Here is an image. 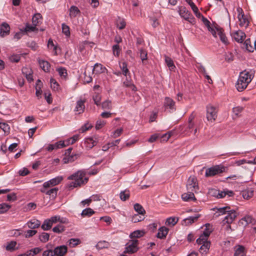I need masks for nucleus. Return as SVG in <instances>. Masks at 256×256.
<instances>
[{
  "mask_svg": "<svg viewBox=\"0 0 256 256\" xmlns=\"http://www.w3.org/2000/svg\"><path fill=\"white\" fill-rule=\"evenodd\" d=\"M68 179L72 180L67 184V186L70 190H72L74 188L80 186L82 185L86 184L88 180V178L86 176V172L84 170L78 171L68 176Z\"/></svg>",
  "mask_w": 256,
  "mask_h": 256,
  "instance_id": "nucleus-1",
  "label": "nucleus"
},
{
  "mask_svg": "<svg viewBox=\"0 0 256 256\" xmlns=\"http://www.w3.org/2000/svg\"><path fill=\"white\" fill-rule=\"evenodd\" d=\"M253 78L254 72L252 70L250 72L244 70L241 72L236 86L238 90L242 92L244 90Z\"/></svg>",
  "mask_w": 256,
  "mask_h": 256,
  "instance_id": "nucleus-2",
  "label": "nucleus"
},
{
  "mask_svg": "<svg viewBox=\"0 0 256 256\" xmlns=\"http://www.w3.org/2000/svg\"><path fill=\"white\" fill-rule=\"evenodd\" d=\"M178 12L182 18H184L190 24H194L195 18L186 7L183 6H179Z\"/></svg>",
  "mask_w": 256,
  "mask_h": 256,
  "instance_id": "nucleus-3",
  "label": "nucleus"
},
{
  "mask_svg": "<svg viewBox=\"0 0 256 256\" xmlns=\"http://www.w3.org/2000/svg\"><path fill=\"white\" fill-rule=\"evenodd\" d=\"M218 110L212 105L209 104L206 106V118L208 121L214 122L217 118Z\"/></svg>",
  "mask_w": 256,
  "mask_h": 256,
  "instance_id": "nucleus-4",
  "label": "nucleus"
},
{
  "mask_svg": "<svg viewBox=\"0 0 256 256\" xmlns=\"http://www.w3.org/2000/svg\"><path fill=\"white\" fill-rule=\"evenodd\" d=\"M224 168L220 166H216L206 169L205 176L206 177H211L222 172Z\"/></svg>",
  "mask_w": 256,
  "mask_h": 256,
  "instance_id": "nucleus-5",
  "label": "nucleus"
},
{
  "mask_svg": "<svg viewBox=\"0 0 256 256\" xmlns=\"http://www.w3.org/2000/svg\"><path fill=\"white\" fill-rule=\"evenodd\" d=\"M138 240L134 239L130 240L126 244L124 253V254H132L136 252L138 250Z\"/></svg>",
  "mask_w": 256,
  "mask_h": 256,
  "instance_id": "nucleus-6",
  "label": "nucleus"
},
{
  "mask_svg": "<svg viewBox=\"0 0 256 256\" xmlns=\"http://www.w3.org/2000/svg\"><path fill=\"white\" fill-rule=\"evenodd\" d=\"M163 104L165 109L168 110L170 112H173L176 110V102L170 97L164 98Z\"/></svg>",
  "mask_w": 256,
  "mask_h": 256,
  "instance_id": "nucleus-7",
  "label": "nucleus"
},
{
  "mask_svg": "<svg viewBox=\"0 0 256 256\" xmlns=\"http://www.w3.org/2000/svg\"><path fill=\"white\" fill-rule=\"evenodd\" d=\"M188 191L196 192L198 189L197 180L194 176H190L186 184Z\"/></svg>",
  "mask_w": 256,
  "mask_h": 256,
  "instance_id": "nucleus-8",
  "label": "nucleus"
},
{
  "mask_svg": "<svg viewBox=\"0 0 256 256\" xmlns=\"http://www.w3.org/2000/svg\"><path fill=\"white\" fill-rule=\"evenodd\" d=\"M237 10L238 12V18L240 22L239 24L240 26L245 28H247L248 26L249 21L246 16H244L242 8H237Z\"/></svg>",
  "mask_w": 256,
  "mask_h": 256,
  "instance_id": "nucleus-9",
  "label": "nucleus"
},
{
  "mask_svg": "<svg viewBox=\"0 0 256 256\" xmlns=\"http://www.w3.org/2000/svg\"><path fill=\"white\" fill-rule=\"evenodd\" d=\"M212 196H216L218 198H224L226 195H228V196H233L234 192L232 190H224L223 191H220L215 189H212L210 192Z\"/></svg>",
  "mask_w": 256,
  "mask_h": 256,
  "instance_id": "nucleus-10",
  "label": "nucleus"
},
{
  "mask_svg": "<svg viewBox=\"0 0 256 256\" xmlns=\"http://www.w3.org/2000/svg\"><path fill=\"white\" fill-rule=\"evenodd\" d=\"M98 140L99 138L96 136L87 138L84 140V144L88 149H90L97 144Z\"/></svg>",
  "mask_w": 256,
  "mask_h": 256,
  "instance_id": "nucleus-11",
  "label": "nucleus"
},
{
  "mask_svg": "<svg viewBox=\"0 0 256 256\" xmlns=\"http://www.w3.org/2000/svg\"><path fill=\"white\" fill-rule=\"evenodd\" d=\"M237 216L236 212L234 210H229L223 220L224 223L231 224Z\"/></svg>",
  "mask_w": 256,
  "mask_h": 256,
  "instance_id": "nucleus-12",
  "label": "nucleus"
},
{
  "mask_svg": "<svg viewBox=\"0 0 256 256\" xmlns=\"http://www.w3.org/2000/svg\"><path fill=\"white\" fill-rule=\"evenodd\" d=\"M234 256H246L247 250L242 245L238 244L234 247Z\"/></svg>",
  "mask_w": 256,
  "mask_h": 256,
  "instance_id": "nucleus-13",
  "label": "nucleus"
},
{
  "mask_svg": "<svg viewBox=\"0 0 256 256\" xmlns=\"http://www.w3.org/2000/svg\"><path fill=\"white\" fill-rule=\"evenodd\" d=\"M50 187H44V186L42 187L40 189V192L42 193H44L47 195H49L50 196L54 198L57 194L58 191V188H50V190H48V188H50Z\"/></svg>",
  "mask_w": 256,
  "mask_h": 256,
  "instance_id": "nucleus-14",
  "label": "nucleus"
},
{
  "mask_svg": "<svg viewBox=\"0 0 256 256\" xmlns=\"http://www.w3.org/2000/svg\"><path fill=\"white\" fill-rule=\"evenodd\" d=\"M62 179L63 178L62 176H57L44 182V187H51L56 186L60 184Z\"/></svg>",
  "mask_w": 256,
  "mask_h": 256,
  "instance_id": "nucleus-15",
  "label": "nucleus"
},
{
  "mask_svg": "<svg viewBox=\"0 0 256 256\" xmlns=\"http://www.w3.org/2000/svg\"><path fill=\"white\" fill-rule=\"evenodd\" d=\"M68 248L66 246H57L54 250V253L56 256H63L67 252Z\"/></svg>",
  "mask_w": 256,
  "mask_h": 256,
  "instance_id": "nucleus-16",
  "label": "nucleus"
},
{
  "mask_svg": "<svg viewBox=\"0 0 256 256\" xmlns=\"http://www.w3.org/2000/svg\"><path fill=\"white\" fill-rule=\"evenodd\" d=\"M85 100L80 99L76 102V104L74 110L78 114H80L84 112L85 108L84 102Z\"/></svg>",
  "mask_w": 256,
  "mask_h": 256,
  "instance_id": "nucleus-17",
  "label": "nucleus"
},
{
  "mask_svg": "<svg viewBox=\"0 0 256 256\" xmlns=\"http://www.w3.org/2000/svg\"><path fill=\"white\" fill-rule=\"evenodd\" d=\"M232 38L238 42H242L246 37L245 34L242 30L234 32L232 35Z\"/></svg>",
  "mask_w": 256,
  "mask_h": 256,
  "instance_id": "nucleus-18",
  "label": "nucleus"
},
{
  "mask_svg": "<svg viewBox=\"0 0 256 256\" xmlns=\"http://www.w3.org/2000/svg\"><path fill=\"white\" fill-rule=\"evenodd\" d=\"M49 220L52 222V225L58 222L61 224H67L68 222V220L65 218L60 217V216H55L51 217Z\"/></svg>",
  "mask_w": 256,
  "mask_h": 256,
  "instance_id": "nucleus-19",
  "label": "nucleus"
},
{
  "mask_svg": "<svg viewBox=\"0 0 256 256\" xmlns=\"http://www.w3.org/2000/svg\"><path fill=\"white\" fill-rule=\"evenodd\" d=\"M10 27L9 25L4 22L2 24L0 28V36L2 37H4L8 35L10 33Z\"/></svg>",
  "mask_w": 256,
  "mask_h": 256,
  "instance_id": "nucleus-20",
  "label": "nucleus"
},
{
  "mask_svg": "<svg viewBox=\"0 0 256 256\" xmlns=\"http://www.w3.org/2000/svg\"><path fill=\"white\" fill-rule=\"evenodd\" d=\"M194 192L189 191L187 193H184L182 195V199L186 202L195 201L196 198L194 196Z\"/></svg>",
  "mask_w": 256,
  "mask_h": 256,
  "instance_id": "nucleus-21",
  "label": "nucleus"
},
{
  "mask_svg": "<svg viewBox=\"0 0 256 256\" xmlns=\"http://www.w3.org/2000/svg\"><path fill=\"white\" fill-rule=\"evenodd\" d=\"M40 222L36 219H32L26 223L27 226L30 229L36 228L40 226Z\"/></svg>",
  "mask_w": 256,
  "mask_h": 256,
  "instance_id": "nucleus-22",
  "label": "nucleus"
},
{
  "mask_svg": "<svg viewBox=\"0 0 256 256\" xmlns=\"http://www.w3.org/2000/svg\"><path fill=\"white\" fill-rule=\"evenodd\" d=\"M22 72L28 82H30L33 80L32 71L31 69L27 68H22Z\"/></svg>",
  "mask_w": 256,
  "mask_h": 256,
  "instance_id": "nucleus-23",
  "label": "nucleus"
},
{
  "mask_svg": "<svg viewBox=\"0 0 256 256\" xmlns=\"http://www.w3.org/2000/svg\"><path fill=\"white\" fill-rule=\"evenodd\" d=\"M168 232V229L164 226H162L158 229L157 236L162 239L166 237Z\"/></svg>",
  "mask_w": 256,
  "mask_h": 256,
  "instance_id": "nucleus-24",
  "label": "nucleus"
},
{
  "mask_svg": "<svg viewBox=\"0 0 256 256\" xmlns=\"http://www.w3.org/2000/svg\"><path fill=\"white\" fill-rule=\"evenodd\" d=\"M38 64L40 68L45 72H48L50 70V63L44 60H38Z\"/></svg>",
  "mask_w": 256,
  "mask_h": 256,
  "instance_id": "nucleus-25",
  "label": "nucleus"
},
{
  "mask_svg": "<svg viewBox=\"0 0 256 256\" xmlns=\"http://www.w3.org/2000/svg\"><path fill=\"white\" fill-rule=\"evenodd\" d=\"M106 70V68L104 67L102 64L96 63L94 64L92 71L94 73L97 74L104 72Z\"/></svg>",
  "mask_w": 256,
  "mask_h": 256,
  "instance_id": "nucleus-26",
  "label": "nucleus"
},
{
  "mask_svg": "<svg viewBox=\"0 0 256 256\" xmlns=\"http://www.w3.org/2000/svg\"><path fill=\"white\" fill-rule=\"evenodd\" d=\"M200 214H197L195 216H190L188 218H185L184 220V222L185 223L186 226L191 224L194 223L200 217Z\"/></svg>",
  "mask_w": 256,
  "mask_h": 256,
  "instance_id": "nucleus-27",
  "label": "nucleus"
},
{
  "mask_svg": "<svg viewBox=\"0 0 256 256\" xmlns=\"http://www.w3.org/2000/svg\"><path fill=\"white\" fill-rule=\"evenodd\" d=\"M80 14V10L78 7L72 6L70 9V18L76 17L78 14Z\"/></svg>",
  "mask_w": 256,
  "mask_h": 256,
  "instance_id": "nucleus-28",
  "label": "nucleus"
},
{
  "mask_svg": "<svg viewBox=\"0 0 256 256\" xmlns=\"http://www.w3.org/2000/svg\"><path fill=\"white\" fill-rule=\"evenodd\" d=\"M202 246L200 248V252L202 254H206L208 252L210 246V242H206L201 244Z\"/></svg>",
  "mask_w": 256,
  "mask_h": 256,
  "instance_id": "nucleus-29",
  "label": "nucleus"
},
{
  "mask_svg": "<svg viewBox=\"0 0 256 256\" xmlns=\"http://www.w3.org/2000/svg\"><path fill=\"white\" fill-rule=\"evenodd\" d=\"M42 20V16L40 14L37 13L35 14L32 18V22L33 25L36 26L38 25L41 23Z\"/></svg>",
  "mask_w": 256,
  "mask_h": 256,
  "instance_id": "nucleus-30",
  "label": "nucleus"
},
{
  "mask_svg": "<svg viewBox=\"0 0 256 256\" xmlns=\"http://www.w3.org/2000/svg\"><path fill=\"white\" fill-rule=\"evenodd\" d=\"M253 42H252L248 38L244 42V45L246 50L250 52H253L255 50L254 46H252Z\"/></svg>",
  "mask_w": 256,
  "mask_h": 256,
  "instance_id": "nucleus-31",
  "label": "nucleus"
},
{
  "mask_svg": "<svg viewBox=\"0 0 256 256\" xmlns=\"http://www.w3.org/2000/svg\"><path fill=\"white\" fill-rule=\"evenodd\" d=\"M140 57L142 61L144 64H146V61L148 59V53L147 52L142 48H140Z\"/></svg>",
  "mask_w": 256,
  "mask_h": 256,
  "instance_id": "nucleus-32",
  "label": "nucleus"
},
{
  "mask_svg": "<svg viewBox=\"0 0 256 256\" xmlns=\"http://www.w3.org/2000/svg\"><path fill=\"white\" fill-rule=\"evenodd\" d=\"M78 156V154H72L71 156L66 155V156L63 158L62 161L64 164L72 162L75 159L77 158Z\"/></svg>",
  "mask_w": 256,
  "mask_h": 256,
  "instance_id": "nucleus-33",
  "label": "nucleus"
},
{
  "mask_svg": "<svg viewBox=\"0 0 256 256\" xmlns=\"http://www.w3.org/2000/svg\"><path fill=\"white\" fill-rule=\"evenodd\" d=\"M144 234L143 230H136L131 233L130 236L132 238H136L142 236Z\"/></svg>",
  "mask_w": 256,
  "mask_h": 256,
  "instance_id": "nucleus-34",
  "label": "nucleus"
},
{
  "mask_svg": "<svg viewBox=\"0 0 256 256\" xmlns=\"http://www.w3.org/2000/svg\"><path fill=\"white\" fill-rule=\"evenodd\" d=\"M202 21L204 22V24L206 26L209 31H210L212 35H215L216 32L214 30V28H212L210 26V21L204 16H202Z\"/></svg>",
  "mask_w": 256,
  "mask_h": 256,
  "instance_id": "nucleus-35",
  "label": "nucleus"
},
{
  "mask_svg": "<svg viewBox=\"0 0 256 256\" xmlns=\"http://www.w3.org/2000/svg\"><path fill=\"white\" fill-rule=\"evenodd\" d=\"M178 218L176 217H170L166 219V224L170 226H174L178 222Z\"/></svg>",
  "mask_w": 256,
  "mask_h": 256,
  "instance_id": "nucleus-36",
  "label": "nucleus"
},
{
  "mask_svg": "<svg viewBox=\"0 0 256 256\" xmlns=\"http://www.w3.org/2000/svg\"><path fill=\"white\" fill-rule=\"evenodd\" d=\"M165 62L168 66L170 70H172L175 68V66L174 64L173 60L172 59L168 56H165Z\"/></svg>",
  "mask_w": 256,
  "mask_h": 256,
  "instance_id": "nucleus-37",
  "label": "nucleus"
},
{
  "mask_svg": "<svg viewBox=\"0 0 256 256\" xmlns=\"http://www.w3.org/2000/svg\"><path fill=\"white\" fill-rule=\"evenodd\" d=\"M52 224L49 219L46 220L41 226L42 228L44 230H48L51 228Z\"/></svg>",
  "mask_w": 256,
  "mask_h": 256,
  "instance_id": "nucleus-38",
  "label": "nucleus"
},
{
  "mask_svg": "<svg viewBox=\"0 0 256 256\" xmlns=\"http://www.w3.org/2000/svg\"><path fill=\"white\" fill-rule=\"evenodd\" d=\"M94 211L93 210H92L90 208H86L82 211L81 215L83 217H86V216L89 217V216H92L93 214H94Z\"/></svg>",
  "mask_w": 256,
  "mask_h": 256,
  "instance_id": "nucleus-39",
  "label": "nucleus"
},
{
  "mask_svg": "<svg viewBox=\"0 0 256 256\" xmlns=\"http://www.w3.org/2000/svg\"><path fill=\"white\" fill-rule=\"evenodd\" d=\"M130 192L129 190H124L120 192V196L122 200L126 201L129 198Z\"/></svg>",
  "mask_w": 256,
  "mask_h": 256,
  "instance_id": "nucleus-40",
  "label": "nucleus"
},
{
  "mask_svg": "<svg viewBox=\"0 0 256 256\" xmlns=\"http://www.w3.org/2000/svg\"><path fill=\"white\" fill-rule=\"evenodd\" d=\"M242 196L244 199L248 200L254 196V191L251 190H244L242 192Z\"/></svg>",
  "mask_w": 256,
  "mask_h": 256,
  "instance_id": "nucleus-41",
  "label": "nucleus"
},
{
  "mask_svg": "<svg viewBox=\"0 0 256 256\" xmlns=\"http://www.w3.org/2000/svg\"><path fill=\"white\" fill-rule=\"evenodd\" d=\"M68 243L70 248H74L80 243V240L78 238H70Z\"/></svg>",
  "mask_w": 256,
  "mask_h": 256,
  "instance_id": "nucleus-42",
  "label": "nucleus"
},
{
  "mask_svg": "<svg viewBox=\"0 0 256 256\" xmlns=\"http://www.w3.org/2000/svg\"><path fill=\"white\" fill-rule=\"evenodd\" d=\"M134 209L140 214L144 215L146 213L143 207L139 204H136L134 205Z\"/></svg>",
  "mask_w": 256,
  "mask_h": 256,
  "instance_id": "nucleus-43",
  "label": "nucleus"
},
{
  "mask_svg": "<svg viewBox=\"0 0 256 256\" xmlns=\"http://www.w3.org/2000/svg\"><path fill=\"white\" fill-rule=\"evenodd\" d=\"M230 209V206L220 208H217L216 212L218 214V216L226 214L227 212L229 211Z\"/></svg>",
  "mask_w": 256,
  "mask_h": 256,
  "instance_id": "nucleus-44",
  "label": "nucleus"
},
{
  "mask_svg": "<svg viewBox=\"0 0 256 256\" xmlns=\"http://www.w3.org/2000/svg\"><path fill=\"white\" fill-rule=\"evenodd\" d=\"M50 234L48 233L43 232L39 236V240L42 242H46L49 240Z\"/></svg>",
  "mask_w": 256,
  "mask_h": 256,
  "instance_id": "nucleus-45",
  "label": "nucleus"
},
{
  "mask_svg": "<svg viewBox=\"0 0 256 256\" xmlns=\"http://www.w3.org/2000/svg\"><path fill=\"white\" fill-rule=\"evenodd\" d=\"M16 244V241H11L8 242L7 245L6 246V249L8 251H13L15 250V247Z\"/></svg>",
  "mask_w": 256,
  "mask_h": 256,
  "instance_id": "nucleus-46",
  "label": "nucleus"
},
{
  "mask_svg": "<svg viewBox=\"0 0 256 256\" xmlns=\"http://www.w3.org/2000/svg\"><path fill=\"white\" fill-rule=\"evenodd\" d=\"M10 208L11 206L10 204L6 203L0 204V214L6 212Z\"/></svg>",
  "mask_w": 256,
  "mask_h": 256,
  "instance_id": "nucleus-47",
  "label": "nucleus"
},
{
  "mask_svg": "<svg viewBox=\"0 0 256 256\" xmlns=\"http://www.w3.org/2000/svg\"><path fill=\"white\" fill-rule=\"evenodd\" d=\"M120 69L122 70L123 74L124 76H126L128 73V70L127 68V64L125 62H122L120 64Z\"/></svg>",
  "mask_w": 256,
  "mask_h": 256,
  "instance_id": "nucleus-48",
  "label": "nucleus"
},
{
  "mask_svg": "<svg viewBox=\"0 0 256 256\" xmlns=\"http://www.w3.org/2000/svg\"><path fill=\"white\" fill-rule=\"evenodd\" d=\"M65 230V228L64 226L62 224H58L56 226H54L52 228V231L56 233H61L64 232Z\"/></svg>",
  "mask_w": 256,
  "mask_h": 256,
  "instance_id": "nucleus-49",
  "label": "nucleus"
},
{
  "mask_svg": "<svg viewBox=\"0 0 256 256\" xmlns=\"http://www.w3.org/2000/svg\"><path fill=\"white\" fill-rule=\"evenodd\" d=\"M208 238H207L204 234H202L200 236L199 238L196 240V242L198 244H201L202 243H204L206 242H210V241L208 240Z\"/></svg>",
  "mask_w": 256,
  "mask_h": 256,
  "instance_id": "nucleus-50",
  "label": "nucleus"
},
{
  "mask_svg": "<svg viewBox=\"0 0 256 256\" xmlns=\"http://www.w3.org/2000/svg\"><path fill=\"white\" fill-rule=\"evenodd\" d=\"M109 244L106 241H100L96 245V248L98 249H102L108 248Z\"/></svg>",
  "mask_w": 256,
  "mask_h": 256,
  "instance_id": "nucleus-51",
  "label": "nucleus"
},
{
  "mask_svg": "<svg viewBox=\"0 0 256 256\" xmlns=\"http://www.w3.org/2000/svg\"><path fill=\"white\" fill-rule=\"evenodd\" d=\"M57 71L60 76L63 78H66L67 76L66 70L64 68H59L57 69Z\"/></svg>",
  "mask_w": 256,
  "mask_h": 256,
  "instance_id": "nucleus-52",
  "label": "nucleus"
},
{
  "mask_svg": "<svg viewBox=\"0 0 256 256\" xmlns=\"http://www.w3.org/2000/svg\"><path fill=\"white\" fill-rule=\"evenodd\" d=\"M62 32L67 36H70V31L69 26L65 24H62Z\"/></svg>",
  "mask_w": 256,
  "mask_h": 256,
  "instance_id": "nucleus-53",
  "label": "nucleus"
},
{
  "mask_svg": "<svg viewBox=\"0 0 256 256\" xmlns=\"http://www.w3.org/2000/svg\"><path fill=\"white\" fill-rule=\"evenodd\" d=\"M144 219V215L139 216L138 214H134L132 218V222H138Z\"/></svg>",
  "mask_w": 256,
  "mask_h": 256,
  "instance_id": "nucleus-54",
  "label": "nucleus"
},
{
  "mask_svg": "<svg viewBox=\"0 0 256 256\" xmlns=\"http://www.w3.org/2000/svg\"><path fill=\"white\" fill-rule=\"evenodd\" d=\"M24 30L26 32H32L38 30V28H36V26L26 24Z\"/></svg>",
  "mask_w": 256,
  "mask_h": 256,
  "instance_id": "nucleus-55",
  "label": "nucleus"
},
{
  "mask_svg": "<svg viewBox=\"0 0 256 256\" xmlns=\"http://www.w3.org/2000/svg\"><path fill=\"white\" fill-rule=\"evenodd\" d=\"M106 124V122L105 120H98L96 121V130H100L101 128H102Z\"/></svg>",
  "mask_w": 256,
  "mask_h": 256,
  "instance_id": "nucleus-56",
  "label": "nucleus"
},
{
  "mask_svg": "<svg viewBox=\"0 0 256 256\" xmlns=\"http://www.w3.org/2000/svg\"><path fill=\"white\" fill-rule=\"evenodd\" d=\"M50 83L51 88L54 89V90H58V89L59 85L56 82V81L54 79L51 78L50 80Z\"/></svg>",
  "mask_w": 256,
  "mask_h": 256,
  "instance_id": "nucleus-57",
  "label": "nucleus"
},
{
  "mask_svg": "<svg viewBox=\"0 0 256 256\" xmlns=\"http://www.w3.org/2000/svg\"><path fill=\"white\" fill-rule=\"evenodd\" d=\"M102 107L103 109H110L112 108L111 101L109 100H106L102 104Z\"/></svg>",
  "mask_w": 256,
  "mask_h": 256,
  "instance_id": "nucleus-58",
  "label": "nucleus"
},
{
  "mask_svg": "<svg viewBox=\"0 0 256 256\" xmlns=\"http://www.w3.org/2000/svg\"><path fill=\"white\" fill-rule=\"evenodd\" d=\"M196 68L198 70V72L202 74H206V70L205 68L200 63H197L196 64Z\"/></svg>",
  "mask_w": 256,
  "mask_h": 256,
  "instance_id": "nucleus-59",
  "label": "nucleus"
},
{
  "mask_svg": "<svg viewBox=\"0 0 256 256\" xmlns=\"http://www.w3.org/2000/svg\"><path fill=\"white\" fill-rule=\"evenodd\" d=\"M205 226L206 228L204 229L202 234L206 236L207 238H208L209 236L212 232V230L208 228V227L210 226V224H206Z\"/></svg>",
  "mask_w": 256,
  "mask_h": 256,
  "instance_id": "nucleus-60",
  "label": "nucleus"
},
{
  "mask_svg": "<svg viewBox=\"0 0 256 256\" xmlns=\"http://www.w3.org/2000/svg\"><path fill=\"white\" fill-rule=\"evenodd\" d=\"M79 138V136L78 134H76L72 138H70V139L67 140V144H74L76 141L78 140Z\"/></svg>",
  "mask_w": 256,
  "mask_h": 256,
  "instance_id": "nucleus-61",
  "label": "nucleus"
},
{
  "mask_svg": "<svg viewBox=\"0 0 256 256\" xmlns=\"http://www.w3.org/2000/svg\"><path fill=\"white\" fill-rule=\"evenodd\" d=\"M42 250V248H32L28 252H30V254H32V255L30 256H34L39 252H40Z\"/></svg>",
  "mask_w": 256,
  "mask_h": 256,
  "instance_id": "nucleus-62",
  "label": "nucleus"
},
{
  "mask_svg": "<svg viewBox=\"0 0 256 256\" xmlns=\"http://www.w3.org/2000/svg\"><path fill=\"white\" fill-rule=\"evenodd\" d=\"M214 30L216 34L212 36L215 38H216L218 36L220 37L224 33L223 30L220 28L215 27L214 28Z\"/></svg>",
  "mask_w": 256,
  "mask_h": 256,
  "instance_id": "nucleus-63",
  "label": "nucleus"
},
{
  "mask_svg": "<svg viewBox=\"0 0 256 256\" xmlns=\"http://www.w3.org/2000/svg\"><path fill=\"white\" fill-rule=\"evenodd\" d=\"M20 58V56L18 54H13L10 57V60L12 62H18Z\"/></svg>",
  "mask_w": 256,
  "mask_h": 256,
  "instance_id": "nucleus-64",
  "label": "nucleus"
}]
</instances>
